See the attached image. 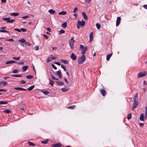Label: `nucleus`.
<instances>
[{"label": "nucleus", "mask_w": 147, "mask_h": 147, "mask_svg": "<svg viewBox=\"0 0 147 147\" xmlns=\"http://www.w3.org/2000/svg\"><path fill=\"white\" fill-rule=\"evenodd\" d=\"M138 94L136 93L134 97V102L132 107V110H133L138 105Z\"/></svg>", "instance_id": "nucleus-1"}, {"label": "nucleus", "mask_w": 147, "mask_h": 147, "mask_svg": "<svg viewBox=\"0 0 147 147\" xmlns=\"http://www.w3.org/2000/svg\"><path fill=\"white\" fill-rule=\"evenodd\" d=\"M85 24V22L84 20H82L81 21L78 20L77 22V27L78 29L80 28V27H82Z\"/></svg>", "instance_id": "nucleus-2"}, {"label": "nucleus", "mask_w": 147, "mask_h": 147, "mask_svg": "<svg viewBox=\"0 0 147 147\" xmlns=\"http://www.w3.org/2000/svg\"><path fill=\"white\" fill-rule=\"evenodd\" d=\"M86 57L84 55H82L81 57L78 59V63L79 64L83 63L85 60Z\"/></svg>", "instance_id": "nucleus-3"}, {"label": "nucleus", "mask_w": 147, "mask_h": 147, "mask_svg": "<svg viewBox=\"0 0 147 147\" xmlns=\"http://www.w3.org/2000/svg\"><path fill=\"white\" fill-rule=\"evenodd\" d=\"M147 74V72L146 71H142L140 72L138 75V78H141L145 76Z\"/></svg>", "instance_id": "nucleus-4"}, {"label": "nucleus", "mask_w": 147, "mask_h": 147, "mask_svg": "<svg viewBox=\"0 0 147 147\" xmlns=\"http://www.w3.org/2000/svg\"><path fill=\"white\" fill-rule=\"evenodd\" d=\"M56 58L55 57L53 56L52 55H50V57H49L47 59L46 61L48 63L51 61L53 59H56Z\"/></svg>", "instance_id": "nucleus-5"}, {"label": "nucleus", "mask_w": 147, "mask_h": 147, "mask_svg": "<svg viewBox=\"0 0 147 147\" xmlns=\"http://www.w3.org/2000/svg\"><path fill=\"white\" fill-rule=\"evenodd\" d=\"M121 18L120 17H118L116 21V26H117L119 25L120 20Z\"/></svg>", "instance_id": "nucleus-6"}, {"label": "nucleus", "mask_w": 147, "mask_h": 147, "mask_svg": "<svg viewBox=\"0 0 147 147\" xmlns=\"http://www.w3.org/2000/svg\"><path fill=\"white\" fill-rule=\"evenodd\" d=\"M88 49V47L87 46H85L84 48L82 49V54L83 55H84L86 52L87 51Z\"/></svg>", "instance_id": "nucleus-7"}, {"label": "nucleus", "mask_w": 147, "mask_h": 147, "mask_svg": "<svg viewBox=\"0 0 147 147\" xmlns=\"http://www.w3.org/2000/svg\"><path fill=\"white\" fill-rule=\"evenodd\" d=\"M93 32H91V33H90V36H89V39H90V40H89V42H91V41H92V39H93Z\"/></svg>", "instance_id": "nucleus-8"}, {"label": "nucleus", "mask_w": 147, "mask_h": 147, "mask_svg": "<svg viewBox=\"0 0 147 147\" xmlns=\"http://www.w3.org/2000/svg\"><path fill=\"white\" fill-rule=\"evenodd\" d=\"M57 74L59 77L60 78H61L62 77V75L61 74V72L60 70H59L58 71H57L56 72Z\"/></svg>", "instance_id": "nucleus-9"}, {"label": "nucleus", "mask_w": 147, "mask_h": 147, "mask_svg": "<svg viewBox=\"0 0 147 147\" xmlns=\"http://www.w3.org/2000/svg\"><path fill=\"white\" fill-rule=\"evenodd\" d=\"M70 57L73 60H75L76 59V58H77V57L74 53H73L71 55Z\"/></svg>", "instance_id": "nucleus-10"}, {"label": "nucleus", "mask_w": 147, "mask_h": 147, "mask_svg": "<svg viewBox=\"0 0 147 147\" xmlns=\"http://www.w3.org/2000/svg\"><path fill=\"white\" fill-rule=\"evenodd\" d=\"M61 144L60 143L57 144H53L52 145L53 147H61Z\"/></svg>", "instance_id": "nucleus-11"}, {"label": "nucleus", "mask_w": 147, "mask_h": 147, "mask_svg": "<svg viewBox=\"0 0 147 147\" xmlns=\"http://www.w3.org/2000/svg\"><path fill=\"white\" fill-rule=\"evenodd\" d=\"M100 92H101V94L103 96H105L106 93V91L105 90L102 89H100Z\"/></svg>", "instance_id": "nucleus-12"}, {"label": "nucleus", "mask_w": 147, "mask_h": 147, "mask_svg": "<svg viewBox=\"0 0 147 147\" xmlns=\"http://www.w3.org/2000/svg\"><path fill=\"white\" fill-rule=\"evenodd\" d=\"M144 116L143 113H141L140 116V120L141 121H144Z\"/></svg>", "instance_id": "nucleus-13"}, {"label": "nucleus", "mask_w": 147, "mask_h": 147, "mask_svg": "<svg viewBox=\"0 0 147 147\" xmlns=\"http://www.w3.org/2000/svg\"><path fill=\"white\" fill-rule=\"evenodd\" d=\"M14 89L16 90H23L24 91H26L27 90V89H26L19 87H15L14 88Z\"/></svg>", "instance_id": "nucleus-14"}, {"label": "nucleus", "mask_w": 147, "mask_h": 147, "mask_svg": "<svg viewBox=\"0 0 147 147\" xmlns=\"http://www.w3.org/2000/svg\"><path fill=\"white\" fill-rule=\"evenodd\" d=\"M113 54V53L112 52L111 53L108 54L107 56L106 60L107 61H109L110 59V58L112 56Z\"/></svg>", "instance_id": "nucleus-15"}, {"label": "nucleus", "mask_w": 147, "mask_h": 147, "mask_svg": "<svg viewBox=\"0 0 147 147\" xmlns=\"http://www.w3.org/2000/svg\"><path fill=\"white\" fill-rule=\"evenodd\" d=\"M16 62V61L14 60H11L7 61L5 62L6 64H11L13 63H14Z\"/></svg>", "instance_id": "nucleus-16"}, {"label": "nucleus", "mask_w": 147, "mask_h": 147, "mask_svg": "<svg viewBox=\"0 0 147 147\" xmlns=\"http://www.w3.org/2000/svg\"><path fill=\"white\" fill-rule=\"evenodd\" d=\"M82 14L84 17V18L85 19V20H86L88 19V17L86 15V14L85 12H82Z\"/></svg>", "instance_id": "nucleus-17"}, {"label": "nucleus", "mask_w": 147, "mask_h": 147, "mask_svg": "<svg viewBox=\"0 0 147 147\" xmlns=\"http://www.w3.org/2000/svg\"><path fill=\"white\" fill-rule=\"evenodd\" d=\"M69 89V88L64 87L61 89L62 92H65L67 91Z\"/></svg>", "instance_id": "nucleus-18"}, {"label": "nucleus", "mask_w": 147, "mask_h": 147, "mask_svg": "<svg viewBox=\"0 0 147 147\" xmlns=\"http://www.w3.org/2000/svg\"><path fill=\"white\" fill-rule=\"evenodd\" d=\"M7 84V83L5 82H0V86L3 85L5 86Z\"/></svg>", "instance_id": "nucleus-19"}, {"label": "nucleus", "mask_w": 147, "mask_h": 147, "mask_svg": "<svg viewBox=\"0 0 147 147\" xmlns=\"http://www.w3.org/2000/svg\"><path fill=\"white\" fill-rule=\"evenodd\" d=\"M56 83L59 85H62L64 84V83L62 81H57L56 82Z\"/></svg>", "instance_id": "nucleus-20"}, {"label": "nucleus", "mask_w": 147, "mask_h": 147, "mask_svg": "<svg viewBox=\"0 0 147 147\" xmlns=\"http://www.w3.org/2000/svg\"><path fill=\"white\" fill-rule=\"evenodd\" d=\"M75 41V40L74 39L73 37H72L69 41V44L72 43H74Z\"/></svg>", "instance_id": "nucleus-21"}, {"label": "nucleus", "mask_w": 147, "mask_h": 147, "mask_svg": "<svg viewBox=\"0 0 147 147\" xmlns=\"http://www.w3.org/2000/svg\"><path fill=\"white\" fill-rule=\"evenodd\" d=\"M19 14L18 13H10L11 16H18Z\"/></svg>", "instance_id": "nucleus-22"}, {"label": "nucleus", "mask_w": 147, "mask_h": 147, "mask_svg": "<svg viewBox=\"0 0 147 147\" xmlns=\"http://www.w3.org/2000/svg\"><path fill=\"white\" fill-rule=\"evenodd\" d=\"M60 61L61 62L65 64H67L68 63V61L66 60L61 59Z\"/></svg>", "instance_id": "nucleus-23"}, {"label": "nucleus", "mask_w": 147, "mask_h": 147, "mask_svg": "<svg viewBox=\"0 0 147 147\" xmlns=\"http://www.w3.org/2000/svg\"><path fill=\"white\" fill-rule=\"evenodd\" d=\"M3 19L5 21H6L7 23H9V17H6V18H3Z\"/></svg>", "instance_id": "nucleus-24"}, {"label": "nucleus", "mask_w": 147, "mask_h": 147, "mask_svg": "<svg viewBox=\"0 0 147 147\" xmlns=\"http://www.w3.org/2000/svg\"><path fill=\"white\" fill-rule=\"evenodd\" d=\"M67 26V23L66 22H64L61 25V26L64 28H65Z\"/></svg>", "instance_id": "nucleus-25"}, {"label": "nucleus", "mask_w": 147, "mask_h": 147, "mask_svg": "<svg viewBox=\"0 0 147 147\" xmlns=\"http://www.w3.org/2000/svg\"><path fill=\"white\" fill-rule=\"evenodd\" d=\"M34 87V85H32L27 88V90L29 91L32 90Z\"/></svg>", "instance_id": "nucleus-26"}, {"label": "nucleus", "mask_w": 147, "mask_h": 147, "mask_svg": "<svg viewBox=\"0 0 147 147\" xmlns=\"http://www.w3.org/2000/svg\"><path fill=\"white\" fill-rule=\"evenodd\" d=\"M28 143L30 146H35L36 145L34 143L30 141H28Z\"/></svg>", "instance_id": "nucleus-27"}, {"label": "nucleus", "mask_w": 147, "mask_h": 147, "mask_svg": "<svg viewBox=\"0 0 147 147\" xmlns=\"http://www.w3.org/2000/svg\"><path fill=\"white\" fill-rule=\"evenodd\" d=\"M74 43H72L69 44L70 46V48L71 50H73L74 49Z\"/></svg>", "instance_id": "nucleus-28"}, {"label": "nucleus", "mask_w": 147, "mask_h": 147, "mask_svg": "<svg viewBox=\"0 0 147 147\" xmlns=\"http://www.w3.org/2000/svg\"><path fill=\"white\" fill-rule=\"evenodd\" d=\"M67 13V12L64 11H62L59 13L58 14L59 15H65Z\"/></svg>", "instance_id": "nucleus-29"}, {"label": "nucleus", "mask_w": 147, "mask_h": 147, "mask_svg": "<svg viewBox=\"0 0 147 147\" xmlns=\"http://www.w3.org/2000/svg\"><path fill=\"white\" fill-rule=\"evenodd\" d=\"M28 66H24L22 67V70L24 71H26L28 68Z\"/></svg>", "instance_id": "nucleus-30"}, {"label": "nucleus", "mask_w": 147, "mask_h": 147, "mask_svg": "<svg viewBox=\"0 0 147 147\" xmlns=\"http://www.w3.org/2000/svg\"><path fill=\"white\" fill-rule=\"evenodd\" d=\"M7 102L6 101H0V104L1 105L7 104Z\"/></svg>", "instance_id": "nucleus-31"}, {"label": "nucleus", "mask_w": 147, "mask_h": 147, "mask_svg": "<svg viewBox=\"0 0 147 147\" xmlns=\"http://www.w3.org/2000/svg\"><path fill=\"white\" fill-rule=\"evenodd\" d=\"M12 77H21L22 76L20 75H16V74H14L12 75Z\"/></svg>", "instance_id": "nucleus-32"}, {"label": "nucleus", "mask_w": 147, "mask_h": 147, "mask_svg": "<svg viewBox=\"0 0 147 147\" xmlns=\"http://www.w3.org/2000/svg\"><path fill=\"white\" fill-rule=\"evenodd\" d=\"M49 12L53 14L55 13V11L54 10L52 9H50L49 10Z\"/></svg>", "instance_id": "nucleus-33"}, {"label": "nucleus", "mask_w": 147, "mask_h": 147, "mask_svg": "<svg viewBox=\"0 0 147 147\" xmlns=\"http://www.w3.org/2000/svg\"><path fill=\"white\" fill-rule=\"evenodd\" d=\"M26 78L28 79H32L33 78V77L32 75H30L27 76Z\"/></svg>", "instance_id": "nucleus-34"}, {"label": "nucleus", "mask_w": 147, "mask_h": 147, "mask_svg": "<svg viewBox=\"0 0 147 147\" xmlns=\"http://www.w3.org/2000/svg\"><path fill=\"white\" fill-rule=\"evenodd\" d=\"M18 41L19 42L22 43H24L25 42V40L24 38H21Z\"/></svg>", "instance_id": "nucleus-35"}, {"label": "nucleus", "mask_w": 147, "mask_h": 147, "mask_svg": "<svg viewBox=\"0 0 147 147\" xmlns=\"http://www.w3.org/2000/svg\"><path fill=\"white\" fill-rule=\"evenodd\" d=\"M42 92L45 95H47L49 93V92L47 90L43 91Z\"/></svg>", "instance_id": "nucleus-36"}, {"label": "nucleus", "mask_w": 147, "mask_h": 147, "mask_svg": "<svg viewBox=\"0 0 147 147\" xmlns=\"http://www.w3.org/2000/svg\"><path fill=\"white\" fill-rule=\"evenodd\" d=\"M49 80L50 85L52 86H53L54 83V81L51 79H50Z\"/></svg>", "instance_id": "nucleus-37"}, {"label": "nucleus", "mask_w": 147, "mask_h": 147, "mask_svg": "<svg viewBox=\"0 0 147 147\" xmlns=\"http://www.w3.org/2000/svg\"><path fill=\"white\" fill-rule=\"evenodd\" d=\"M96 27H97V28L98 29H100V25L98 23H96Z\"/></svg>", "instance_id": "nucleus-38"}, {"label": "nucleus", "mask_w": 147, "mask_h": 147, "mask_svg": "<svg viewBox=\"0 0 147 147\" xmlns=\"http://www.w3.org/2000/svg\"><path fill=\"white\" fill-rule=\"evenodd\" d=\"M65 32V31L64 30L61 29L59 31V34L60 35L64 33Z\"/></svg>", "instance_id": "nucleus-39"}, {"label": "nucleus", "mask_w": 147, "mask_h": 147, "mask_svg": "<svg viewBox=\"0 0 147 147\" xmlns=\"http://www.w3.org/2000/svg\"><path fill=\"white\" fill-rule=\"evenodd\" d=\"M48 140H46L44 141H42L41 142L43 144H46L48 142Z\"/></svg>", "instance_id": "nucleus-40"}, {"label": "nucleus", "mask_w": 147, "mask_h": 147, "mask_svg": "<svg viewBox=\"0 0 147 147\" xmlns=\"http://www.w3.org/2000/svg\"><path fill=\"white\" fill-rule=\"evenodd\" d=\"M75 106L74 105H72L70 106L67 107V108L70 109H74L75 108Z\"/></svg>", "instance_id": "nucleus-41"}, {"label": "nucleus", "mask_w": 147, "mask_h": 147, "mask_svg": "<svg viewBox=\"0 0 147 147\" xmlns=\"http://www.w3.org/2000/svg\"><path fill=\"white\" fill-rule=\"evenodd\" d=\"M51 76L52 78V79L54 80H58V79L56 78L53 75H51Z\"/></svg>", "instance_id": "nucleus-42"}, {"label": "nucleus", "mask_w": 147, "mask_h": 147, "mask_svg": "<svg viewBox=\"0 0 147 147\" xmlns=\"http://www.w3.org/2000/svg\"><path fill=\"white\" fill-rule=\"evenodd\" d=\"M131 117V115L130 113H129L128 114V116L127 117V119L128 120L130 119Z\"/></svg>", "instance_id": "nucleus-43"}, {"label": "nucleus", "mask_w": 147, "mask_h": 147, "mask_svg": "<svg viewBox=\"0 0 147 147\" xmlns=\"http://www.w3.org/2000/svg\"><path fill=\"white\" fill-rule=\"evenodd\" d=\"M4 112L7 113H10L11 111L9 110L8 109L4 110Z\"/></svg>", "instance_id": "nucleus-44"}, {"label": "nucleus", "mask_w": 147, "mask_h": 147, "mask_svg": "<svg viewBox=\"0 0 147 147\" xmlns=\"http://www.w3.org/2000/svg\"><path fill=\"white\" fill-rule=\"evenodd\" d=\"M15 21V20L13 19H11L10 18H9V23H12L13 22H14Z\"/></svg>", "instance_id": "nucleus-45"}, {"label": "nucleus", "mask_w": 147, "mask_h": 147, "mask_svg": "<svg viewBox=\"0 0 147 147\" xmlns=\"http://www.w3.org/2000/svg\"><path fill=\"white\" fill-rule=\"evenodd\" d=\"M20 57H13V59H14V60H19L20 59Z\"/></svg>", "instance_id": "nucleus-46"}, {"label": "nucleus", "mask_w": 147, "mask_h": 147, "mask_svg": "<svg viewBox=\"0 0 147 147\" xmlns=\"http://www.w3.org/2000/svg\"><path fill=\"white\" fill-rule=\"evenodd\" d=\"M61 67L63 69V70L64 71H66V69L65 68V67L64 65H61Z\"/></svg>", "instance_id": "nucleus-47"}, {"label": "nucleus", "mask_w": 147, "mask_h": 147, "mask_svg": "<svg viewBox=\"0 0 147 147\" xmlns=\"http://www.w3.org/2000/svg\"><path fill=\"white\" fill-rule=\"evenodd\" d=\"M0 32H5V33H9V31H7V30H0Z\"/></svg>", "instance_id": "nucleus-48"}, {"label": "nucleus", "mask_w": 147, "mask_h": 147, "mask_svg": "<svg viewBox=\"0 0 147 147\" xmlns=\"http://www.w3.org/2000/svg\"><path fill=\"white\" fill-rule=\"evenodd\" d=\"M14 30L16 31H18V32H21V29H19L18 28H15L14 29Z\"/></svg>", "instance_id": "nucleus-49"}, {"label": "nucleus", "mask_w": 147, "mask_h": 147, "mask_svg": "<svg viewBox=\"0 0 147 147\" xmlns=\"http://www.w3.org/2000/svg\"><path fill=\"white\" fill-rule=\"evenodd\" d=\"M18 70H17L16 69H15L13 70V73H14V74L17 73H18Z\"/></svg>", "instance_id": "nucleus-50"}, {"label": "nucleus", "mask_w": 147, "mask_h": 147, "mask_svg": "<svg viewBox=\"0 0 147 147\" xmlns=\"http://www.w3.org/2000/svg\"><path fill=\"white\" fill-rule=\"evenodd\" d=\"M21 31H22L23 32H25L26 31V30L24 28H21Z\"/></svg>", "instance_id": "nucleus-51"}, {"label": "nucleus", "mask_w": 147, "mask_h": 147, "mask_svg": "<svg viewBox=\"0 0 147 147\" xmlns=\"http://www.w3.org/2000/svg\"><path fill=\"white\" fill-rule=\"evenodd\" d=\"M51 65L52 67L54 68V69L56 70L57 69V67L55 66V65L54 64H52Z\"/></svg>", "instance_id": "nucleus-52"}, {"label": "nucleus", "mask_w": 147, "mask_h": 147, "mask_svg": "<svg viewBox=\"0 0 147 147\" xmlns=\"http://www.w3.org/2000/svg\"><path fill=\"white\" fill-rule=\"evenodd\" d=\"M34 49L36 51H38L39 49V47L38 46H36L34 47Z\"/></svg>", "instance_id": "nucleus-53"}, {"label": "nucleus", "mask_w": 147, "mask_h": 147, "mask_svg": "<svg viewBox=\"0 0 147 147\" xmlns=\"http://www.w3.org/2000/svg\"><path fill=\"white\" fill-rule=\"evenodd\" d=\"M78 10V8L77 7H76L74 9V11H73V13H75Z\"/></svg>", "instance_id": "nucleus-54"}, {"label": "nucleus", "mask_w": 147, "mask_h": 147, "mask_svg": "<svg viewBox=\"0 0 147 147\" xmlns=\"http://www.w3.org/2000/svg\"><path fill=\"white\" fill-rule=\"evenodd\" d=\"M20 82L22 84H25L26 83V82L22 80L20 81Z\"/></svg>", "instance_id": "nucleus-55"}, {"label": "nucleus", "mask_w": 147, "mask_h": 147, "mask_svg": "<svg viewBox=\"0 0 147 147\" xmlns=\"http://www.w3.org/2000/svg\"><path fill=\"white\" fill-rule=\"evenodd\" d=\"M84 48V46L82 45H80V49L82 50Z\"/></svg>", "instance_id": "nucleus-56"}, {"label": "nucleus", "mask_w": 147, "mask_h": 147, "mask_svg": "<svg viewBox=\"0 0 147 147\" xmlns=\"http://www.w3.org/2000/svg\"><path fill=\"white\" fill-rule=\"evenodd\" d=\"M54 63L55 64L58 65L59 66L60 65V63L59 62H55Z\"/></svg>", "instance_id": "nucleus-57"}, {"label": "nucleus", "mask_w": 147, "mask_h": 147, "mask_svg": "<svg viewBox=\"0 0 147 147\" xmlns=\"http://www.w3.org/2000/svg\"><path fill=\"white\" fill-rule=\"evenodd\" d=\"M25 44L28 46H30V44L28 42H25Z\"/></svg>", "instance_id": "nucleus-58"}, {"label": "nucleus", "mask_w": 147, "mask_h": 147, "mask_svg": "<svg viewBox=\"0 0 147 147\" xmlns=\"http://www.w3.org/2000/svg\"><path fill=\"white\" fill-rule=\"evenodd\" d=\"M29 18V16H24L22 17V18H24V19H26V18Z\"/></svg>", "instance_id": "nucleus-59"}, {"label": "nucleus", "mask_w": 147, "mask_h": 147, "mask_svg": "<svg viewBox=\"0 0 147 147\" xmlns=\"http://www.w3.org/2000/svg\"><path fill=\"white\" fill-rule=\"evenodd\" d=\"M57 49V47H52V51H53L54 50H56Z\"/></svg>", "instance_id": "nucleus-60"}, {"label": "nucleus", "mask_w": 147, "mask_h": 147, "mask_svg": "<svg viewBox=\"0 0 147 147\" xmlns=\"http://www.w3.org/2000/svg\"><path fill=\"white\" fill-rule=\"evenodd\" d=\"M7 89H0V92H1L2 91H4L6 92L7 91Z\"/></svg>", "instance_id": "nucleus-61"}, {"label": "nucleus", "mask_w": 147, "mask_h": 147, "mask_svg": "<svg viewBox=\"0 0 147 147\" xmlns=\"http://www.w3.org/2000/svg\"><path fill=\"white\" fill-rule=\"evenodd\" d=\"M43 36L45 37L46 39H48V37L45 34H43Z\"/></svg>", "instance_id": "nucleus-62"}, {"label": "nucleus", "mask_w": 147, "mask_h": 147, "mask_svg": "<svg viewBox=\"0 0 147 147\" xmlns=\"http://www.w3.org/2000/svg\"><path fill=\"white\" fill-rule=\"evenodd\" d=\"M7 40L9 41H13L14 40L13 38H11L10 39H8L6 40Z\"/></svg>", "instance_id": "nucleus-63"}, {"label": "nucleus", "mask_w": 147, "mask_h": 147, "mask_svg": "<svg viewBox=\"0 0 147 147\" xmlns=\"http://www.w3.org/2000/svg\"><path fill=\"white\" fill-rule=\"evenodd\" d=\"M143 7L144 9H147V5H144Z\"/></svg>", "instance_id": "nucleus-64"}]
</instances>
